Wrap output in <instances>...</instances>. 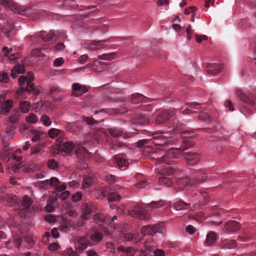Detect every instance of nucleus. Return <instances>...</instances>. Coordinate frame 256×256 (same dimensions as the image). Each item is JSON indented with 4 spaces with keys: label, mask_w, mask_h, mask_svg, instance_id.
<instances>
[{
    "label": "nucleus",
    "mask_w": 256,
    "mask_h": 256,
    "mask_svg": "<svg viewBox=\"0 0 256 256\" xmlns=\"http://www.w3.org/2000/svg\"><path fill=\"white\" fill-rule=\"evenodd\" d=\"M149 136H152V138L142 140L137 142V146L143 148L142 154L153 160L156 162V164L171 165L174 162L172 159L177 158L178 150L171 148L166 152L159 148L152 146V144L162 146L170 142L169 138L165 136L162 131L149 132Z\"/></svg>",
    "instance_id": "f257e3e1"
},
{
    "label": "nucleus",
    "mask_w": 256,
    "mask_h": 256,
    "mask_svg": "<svg viewBox=\"0 0 256 256\" xmlns=\"http://www.w3.org/2000/svg\"><path fill=\"white\" fill-rule=\"evenodd\" d=\"M165 204L164 202L162 200L158 201H152L150 204L143 203L136 204L134 208L128 212L129 215L140 220H146L148 218L147 210H152L154 208H158L162 207Z\"/></svg>",
    "instance_id": "f03ea898"
},
{
    "label": "nucleus",
    "mask_w": 256,
    "mask_h": 256,
    "mask_svg": "<svg viewBox=\"0 0 256 256\" xmlns=\"http://www.w3.org/2000/svg\"><path fill=\"white\" fill-rule=\"evenodd\" d=\"M153 108L150 106H141L137 108L134 115L131 118L132 122L136 125H146L149 123L148 117L152 116L150 112Z\"/></svg>",
    "instance_id": "7ed1b4c3"
},
{
    "label": "nucleus",
    "mask_w": 256,
    "mask_h": 256,
    "mask_svg": "<svg viewBox=\"0 0 256 256\" xmlns=\"http://www.w3.org/2000/svg\"><path fill=\"white\" fill-rule=\"evenodd\" d=\"M64 34V30H50L48 33L40 32L38 34L30 36L29 38L32 42L37 44L42 40L46 42L56 40L58 38Z\"/></svg>",
    "instance_id": "20e7f679"
},
{
    "label": "nucleus",
    "mask_w": 256,
    "mask_h": 256,
    "mask_svg": "<svg viewBox=\"0 0 256 256\" xmlns=\"http://www.w3.org/2000/svg\"><path fill=\"white\" fill-rule=\"evenodd\" d=\"M34 77L32 72H29L26 76H22L18 78V83L22 92H34L35 95L38 94V92L36 90L32 83Z\"/></svg>",
    "instance_id": "39448f33"
},
{
    "label": "nucleus",
    "mask_w": 256,
    "mask_h": 256,
    "mask_svg": "<svg viewBox=\"0 0 256 256\" xmlns=\"http://www.w3.org/2000/svg\"><path fill=\"white\" fill-rule=\"evenodd\" d=\"M162 170V176L158 178V183L167 186H172L173 180L170 176L174 173L175 168L170 165L164 166Z\"/></svg>",
    "instance_id": "423d86ee"
},
{
    "label": "nucleus",
    "mask_w": 256,
    "mask_h": 256,
    "mask_svg": "<svg viewBox=\"0 0 256 256\" xmlns=\"http://www.w3.org/2000/svg\"><path fill=\"white\" fill-rule=\"evenodd\" d=\"M191 196L194 199L193 206L195 208H200L204 206L209 200V196L207 192H202L200 190L192 189L190 192Z\"/></svg>",
    "instance_id": "0eeeda50"
},
{
    "label": "nucleus",
    "mask_w": 256,
    "mask_h": 256,
    "mask_svg": "<svg viewBox=\"0 0 256 256\" xmlns=\"http://www.w3.org/2000/svg\"><path fill=\"white\" fill-rule=\"evenodd\" d=\"M2 4L12 12H18L20 15H26L30 9H24L12 0H0Z\"/></svg>",
    "instance_id": "6e6552de"
},
{
    "label": "nucleus",
    "mask_w": 256,
    "mask_h": 256,
    "mask_svg": "<svg viewBox=\"0 0 256 256\" xmlns=\"http://www.w3.org/2000/svg\"><path fill=\"white\" fill-rule=\"evenodd\" d=\"M59 184L60 181L58 178L56 177H52L50 180H46L40 182V186L42 188L46 189L50 186H57L56 190L58 192H60L64 190L66 188V184L62 183L61 184L58 186Z\"/></svg>",
    "instance_id": "1a4fd4ad"
},
{
    "label": "nucleus",
    "mask_w": 256,
    "mask_h": 256,
    "mask_svg": "<svg viewBox=\"0 0 256 256\" xmlns=\"http://www.w3.org/2000/svg\"><path fill=\"white\" fill-rule=\"evenodd\" d=\"M57 146L60 150L66 154H70L76 148L74 144L64 138H58L56 140Z\"/></svg>",
    "instance_id": "9d476101"
},
{
    "label": "nucleus",
    "mask_w": 256,
    "mask_h": 256,
    "mask_svg": "<svg viewBox=\"0 0 256 256\" xmlns=\"http://www.w3.org/2000/svg\"><path fill=\"white\" fill-rule=\"evenodd\" d=\"M176 111V110L174 108L162 111L156 116V124H161L166 123L170 118L175 115Z\"/></svg>",
    "instance_id": "9b49d317"
},
{
    "label": "nucleus",
    "mask_w": 256,
    "mask_h": 256,
    "mask_svg": "<svg viewBox=\"0 0 256 256\" xmlns=\"http://www.w3.org/2000/svg\"><path fill=\"white\" fill-rule=\"evenodd\" d=\"M236 92L238 98L242 102L250 105L254 104L255 98L250 91L243 92L240 88H236Z\"/></svg>",
    "instance_id": "f8f14e48"
},
{
    "label": "nucleus",
    "mask_w": 256,
    "mask_h": 256,
    "mask_svg": "<svg viewBox=\"0 0 256 256\" xmlns=\"http://www.w3.org/2000/svg\"><path fill=\"white\" fill-rule=\"evenodd\" d=\"M240 228V224L236 220H228L224 224L222 231L224 234H228L237 232Z\"/></svg>",
    "instance_id": "ddd939ff"
},
{
    "label": "nucleus",
    "mask_w": 256,
    "mask_h": 256,
    "mask_svg": "<svg viewBox=\"0 0 256 256\" xmlns=\"http://www.w3.org/2000/svg\"><path fill=\"white\" fill-rule=\"evenodd\" d=\"M162 229V224H156L144 226L142 228L141 230L144 235H154L158 232H161Z\"/></svg>",
    "instance_id": "4468645a"
},
{
    "label": "nucleus",
    "mask_w": 256,
    "mask_h": 256,
    "mask_svg": "<svg viewBox=\"0 0 256 256\" xmlns=\"http://www.w3.org/2000/svg\"><path fill=\"white\" fill-rule=\"evenodd\" d=\"M184 156L190 166L196 164L200 160V155L196 152H186L184 154Z\"/></svg>",
    "instance_id": "2eb2a0df"
},
{
    "label": "nucleus",
    "mask_w": 256,
    "mask_h": 256,
    "mask_svg": "<svg viewBox=\"0 0 256 256\" xmlns=\"http://www.w3.org/2000/svg\"><path fill=\"white\" fill-rule=\"evenodd\" d=\"M195 183V182H192L190 178L187 176L180 177L176 180V184L180 189H183L186 187L196 188L195 185L196 184Z\"/></svg>",
    "instance_id": "dca6fc26"
},
{
    "label": "nucleus",
    "mask_w": 256,
    "mask_h": 256,
    "mask_svg": "<svg viewBox=\"0 0 256 256\" xmlns=\"http://www.w3.org/2000/svg\"><path fill=\"white\" fill-rule=\"evenodd\" d=\"M75 243L78 250L81 251L86 250L88 246H94V244L84 236L77 238Z\"/></svg>",
    "instance_id": "f3484780"
},
{
    "label": "nucleus",
    "mask_w": 256,
    "mask_h": 256,
    "mask_svg": "<svg viewBox=\"0 0 256 256\" xmlns=\"http://www.w3.org/2000/svg\"><path fill=\"white\" fill-rule=\"evenodd\" d=\"M112 38H110L103 40H92L90 43L86 44V48L90 50H100L105 46L104 42H110Z\"/></svg>",
    "instance_id": "a211bd4d"
},
{
    "label": "nucleus",
    "mask_w": 256,
    "mask_h": 256,
    "mask_svg": "<svg viewBox=\"0 0 256 256\" xmlns=\"http://www.w3.org/2000/svg\"><path fill=\"white\" fill-rule=\"evenodd\" d=\"M117 220V216H114L110 219V216L109 215H104L102 214H96L94 216V220L96 222H103L104 224H111L114 223V220Z\"/></svg>",
    "instance_id": "6ab92c4d"
},
{
    "label": "nucleus",
    "mask_w": 256,
    "mask_h": 256,
    "mask_svg": "<svg viewBox=\"0 0 256 256\" xmlns=\"http://www.w3.org/2000/svg\"><path fill=\"white\" fill-rule=\"evenodd\" d=\"M72 95L75 96H80L88 91V88L85 86H82L79 83H74L72 85Z\"/></svg>",
    "instance_id": "aec40b11"
},
{
    "label": "nucleus",
    "mask_w": 256,
    "mask_h": 256,
    "mask_svg": "<svg viewBox=\"0 0 256 256\" xmlns=\"http://www.w3.org/2000/svg\"><path fill=\"white\" fill-rule=\"evenodd\" d=\"M82 217L84 219H89L90 214L94 212V208L92 204L88 202L84 204L82 206Z\"/></svg>",
    "instance_id": "412c9836"
},
{
    "label": "nucleus",
    "mask_w": 256,
    "mask_h": 256,
    "mask_svg": "<svg viewBox=\"0 0 256 256\" xmlns=\"http://www.w3.org/2000/svg\"><path fill=\"white\" fill-rule=\"evenodd\" d=\"M2 32L6 36L10 37L15 34V30L12 20L8 22L1 28Z\"/></svg>",
    "instance_id": "4be33fe9"
},
{
    "label": "nucleus",
    "mask_w": 256,
    "mask_h": 256,
    "mask_svg": "<svg viewBox=\"0 0 256 256\" xmlns=\"http://www.w3.org/2000/svg\"><path fill=\"white\" fill-rule=\"evenodd\" d=\"M76 154L80 160H85L89 158L90 153L84 147L78 146L76 148Z\"/></svg>",
    "instance_id": "5701e85b"
},
{
    "label": "nucleus",
    "mask_w": 256,
    "mask_h": 256,
    "mask_svg": "<svg viewBox=\"0 0 256 256\" xmlns=\"http://www.w3.org/2000/svg\"><path fill=\"white\" fill-rule=\"evenodd\" d=\"M2 200H6L8 205L10 206L16 204L18 202V197L12 194H2L0 193V201Z\"/></svg>",
    "instance_id": "b1692460"
},
{
    "label": "nucleus",
    "mask_w": 256,
    "mask_h": 256,
    "mask_svg": "<svg viewBox=\"0 0 256 256\" xmlns=\"http://www.w3.org/2000/svg\"><path fill=\"white\" fill-rule=\"evenodd\" d=\"M223 67L220 64H210L206 66V70L210 74H216L220 73Z\"/></svg>",
    "instance_id": "393cba45"
},
{
    "label": "nucleus",
    "mask_w": 256,
    "mask_h": 256,
    "mask_svg": "<svg viewBox=\"0 0 256 256\" xmlns=\"http://www.w3.org/2000/svg\"><path fill=\"white\" fill-rule=\"evenodd\" d=\"M195 142L192 140L190 139L188 140H182L181 146L178 148H172V149H177L178 150V157L179 155L182 154L184 150H186L191 148L192 146H194Z\"/></svg>",
    "instance_id": "a878e982"
},
{
    "label": "nucleus",
    "mask_w": 256,
    "mask_h": 256,
    "mask_svg": "<svg viewBox=\"0 0 256 256\" xmlns=\"http://www.w3.org/2000/svg\"><path fill=\"white\" fill-rule=\"evenodd\" d=\"M31 204V200L26 196H24L22 201V208L20 212V216H23L26 215L27 210L30 206Z\"/></svg>",
    "instance_id": "bb28decb"
},
{
    "label": "nucleus",
    "mask_w": 256,
    "mask_h": 256,
    "mask_svg": "<svg viewBox=\"0 0 256 256\" xmlns=\"http://www.w3.org/2000/svg\"><path fill=\"white\" fill-rule=\"evenodd\" d=\"M206 174L202 170H196L192 174V178L197 182H202L206 180Z\"/></svg>",
    "instance_id": "cd10ccee"
},
{
    "label": "nucleus",
    "mask_w": 256,
    "mask_h": 256,
    "mask_svg": "<svg viewBox=\"0 0 256 256\" xmlns=\"http://www.w3.org/2000/svg\"><path fill=\"white\" fill-rule=\"evenodd\" d=\"M82 128V122L77 121L72 122H68L66 126V130L71 132H74L80 130Z\"/></svg>",
    "instance_id": "c85d7f7f"
},
{
    "label": "nucleus",
    "mask_w": 256,
    "mask_h": 256,
    "mask_svg": "<svg viewBox=\"0 0 256 256\" xmlns=\"http://www.w3.org/2000/svg\"><path fill=\"white\" fill-rule=\"evenodd\" d=\"M148 99L146 97L139 93H136L131 96V102L134 104L138 102H147Z\"/></svg>",
    "instance_id": "c756f323"
},
{
    "label": "nucleus",
    "mask_w": 256,
    "mask_h": 256,
    "mask_svg": "<svg viewBox=\"0 0 256 256\" xmlns=\"http://www.w3.org/2000/svg\"><path fill=\"white\" fill-rule=\"evenodd\" d=\"M56 198H50L47 200L46 204L44 208V210L48 212H52L56 206Z\"/></svg>",
    "instance_id": "7c9ffc66"
},
{
    "label": "nucleus",
    "mask_w": 256,
    "mask_h": 256,
    "mask_svg": "<svg viewBox=\"0 0 256 256\" xmlns=\"http://www.w3.org/2000/svg\"><path fill=\"white\" fill-rule=\"evenodd\" d=\"M237 246V242L236 240H224L222 241L221 246L222 248L232 249L235 248Z\"/></svg>",
    "instance_id": "2f4dec72"
},
{
    "label": "nucleus",
    "mask_w": 256,
    "mask_h": 256,
    "mask_svg": "<svg viewBox=\"0 0 256 256\" xmlns=\"http://www.w3.org/2000/svg\"><path fill=\"white\" fill-rule=\"evenodd\" d=\"M216 240V234L214 232H208L206 236L204 245L211 246L215 243Z\"/></svg>",
    "instance_id": "473e14b6"
},
{
    "label": "nucleus",
    "mask_w": 256,
    "mask_h": 256,
    "mask_svg": "<svg viewBox=\"0 0 256 256\" xmlns=\"http://www.w3.org/2000/svg\"><path fill=\"white\" fill-rule=\"evenodd\" d=\"M201 104L198 102H192L188 104V107L186 108L183 112L182 114H188L194 113L196 112L197 110H198V108L200 106Z\"/></svg>",
    "instance_id": "72a5a7b5"
},
{
    "label": "nucleus",
    "mask_w": 256,
    "mask_h": 256,
    "mask_svg": "<svg viewBox=\"0 0 256 256\" xmlns=\"http://www.w3.org/2000/svg\"><path fill=\"white\" fill-rule=\"evenodd\" d=\"M94 182V178L92 175H85L82 182V188L85 189L89 188Z\"/></svg>",
    "instance_id": "f704fd0d"
},
{
    "label": "nucleus",
    "mask_w": 256,
    "mask_h": 256,
    "mask_svg": "<svg viewBox=\"0 0 256 256\" xmlns=\"http://www.w3.org/2000/svg\"><path fill=\"white\" fill-rule=\"evenodd\" d=\"M190 204L189 203H186L182 200H180L174 203L172 207L176 210H181L189 208H190Z\"/></svg>",
    "instance_id": "c9c22d12"
},
{
    "label": "nucleus",
    "mask_w": 256,
    "mask_h": 256,
    "mask_svg": "<svg viewBox=\"0 0 256 256\" xmlns=\"http://www.w3.org/2000/svg\"><path fill=\"white\" fill-rule=\"evenodd\" d=\"M12 50V48H8V47H4L2 49V52L4 53V55L5 56H8V60L10 61H14L18 58L19 54L18 53H15L14 54H11L8 56L10 52Z\"/></svg>",
    "instance_id": "e433bc0d"
},
{
    "label": "nucleus",
    "mask_w": 256,
    "mask_h": 256,
    "mask_svg": "<svg viewBox=\"0 0 256 256\" xmlns=\"http://www.w3.org/2000/svg\"><path fill=\"white\" fill-rule=\"evenodd\" d=\"M24 66L18 64L15 66L14 68L12 70L11 76L14 79L17 76V74H24Z\"/></svg>",
    "instance_id": "4c0bfd02"
},
{
    "label": "nucleus",
    "mask_w": 256,
    "mask_h": 256,
    "mask_svg": "<svg viewBox=\"0 0 256 256\" xmlns=\"http://www.w3.org/2000/svg\"><path fill=\"white\" fill-rule=\"evenodd\" d=\"M103 238L102 234L99 232H95L90 236V242L94 244V246L100 242Z\"/></svg>",
    "instance_id": "58836bf2"
},
{
    "label": "nucleus",
    "mask_w": 256,
    "mask_h": 256,
    "mask_svg": "<svg viewBox=\"0 0 256 256\" xmlns=\"http://www.w3.org/2000/svg\"><path fill=\"white\" fill-rule=\"evenodd\" d=\"M30 133L32 134V141L34 142H36L40 141L42 138L44 132L41 131H38L36 130H31Z\"/></svg>",
    "instance_id": "ea45409f"
},
{
    "label": "nucleus",
    "mask_w": 256,
    "mask_h": 256,
    "mask_svg": "<svg viewBox=\"0 0 256 256\" xmlns=\"http://www.w3.org/2000/svg\"><path fill=\"white\" fill-rule=\"evenodd\" d=\"M12 105V102L11 100H6L2 106L0 110V113L2 114H6L10 112Z\"/></svg>",
    "instance_id": "a19ab883"
},
{
    "label": "nucleus",
    "mask_w": 256,
    "mask_h": 256,
    "mask_svg": "<svg viewBox=\"0 0 256 256\" xmlns=\"http://www.w3.org/2000/svg\"><path fill=\"white\" fill-rule=\"evenodd\" d=\"M114 160L120 168L122 170H125L126 168L128 162L126 159L120 156H115Z\"/></svg>",
    "instance_id": "79ce46f5"
},
{
    "label": "nucleus",
    "mask_w": 256,
    "mask_h": 256,
    "mask_svg": "<svg viewBox=\"0 0 256 256\" xmlns=\"http://www.w3.org/2000/svg\"><path fill=\"white\" fill-rule=\"evenodd\" d=\"M108 199L110 202H118L121 199V196L117 192H110L108 196Z\"/></svg>",
    "instance_id": "37998d69"
},
{
    "label": "nucleus",
    "mask_w": 256,
    "mask_h": 256,
    "mask_svg": "<svg viewBox=\"0 0 256 256\" xmlns=\"http://www.w3.org/2000/svg\"><path fill=\"white\" fill-rule=\"evenodd\" d=\"M94 136L98 142L101 140L103 141L106 137V134L102 129L98 130L94 132Z\"/></svg>",
    "instance_id": "c03bdc74"
},
{
    "label": "nucleus",
    "mask_w": 256,
    "mask_h": 256,
    "mask_svg": "<svg viewBox=\"0 0 256 256\" xmlns=\"http://www.w3.org/2000/svg\"><path fill=\"white\" fill-rule=\"evenodd\" d=\"M62 132L58 129L52 128H50L48 131V134L50 138H54L57 136H60L59 138H62L61 136H62Z\"/></svg>",
    "instance_id": "a18cd8bd"
},
{
    "label": "nucleus",
    "mask_w": 256,
    "mask_h": 256,
    "mask_svg": "<svg viewBox=\"0 0 256 256\" xmlns=\"http://www.w3.org/2000/svg\"><path fill=\"white\" fill-rule=\"evenodd\" d=\"M20 108L22 112L26 113L30 108V103L28 101H22L20 104Z\"/></svg>",
    "instance_id": "49530a36"
},
{
    "label": "nucleus",
    "mask_w": 256,
    "mask_h": 256,
    "mask_svg": "<svg viewBox=\"0 0 256 256\" xmlns=\"http://www.w3.org/2000/svg\"><path fill=\"white\" fill-rule=\"evenodd\" d=\"M63 6L68 8L74 9L77 7L78 4L74 0H64L63 2Z\"/></svg>",
    "instance_id": "de8ad7c7"
},
{
    "label": "nucleus",
    "mask_w": 256,
    "mask_h": 256,
    "mask_svg": "<svg viewBox=\"0 0 256 256\" xmlns=\"http://www.w3.org/2000/svg\"><path fill=\"white\" fill-rule=\"evenodd\" d=\"M109 132L112 136L114 137H117L122 134L123 130L120 128H110Z\"/></svg>",
    "instance_id": "09e8293b"
},
{
    "label": "nucleus",
    "mask_w": 256,
    "mask_h": 256,
    "mask_svg": "<svg viewBox=\"0 0 256 256\" xmlns=\"http://www.w3.org/2000/svg\"><path fill=\"white\" fill-rule=\"evenodd\" d=\"M26 120L28 123L34 124L38 121V118L35 114L30 113L28 116L26 118Z\"/></svg>",
    "instance_id": "8fccbe9b"
},
{
    "label": "nucleus",
    "mask_w": 256,
    "mask_h": 256,
    "mask_svg": "<svg viewBox=\"0 0 256 256\" xmlns=\"http://www.w3.org/2000/svg\"><path fill=\"white\" fill-rule=\"evenodd\" d=\"M252 237L250 231L244 232L242 236H240L238 239L242 241H248Z\"/></svg>",
    "instance_id": "3c124183"
},
{
    "label": "nucleus",
    "mask_w": 256,
    "mask_h": 256,
    "mask_svg": "<svg viewBox=\"0 0 256 256\" xmlns=\"http://www.w3.org/2000/svg\"><path fill=\"white\" fill-rule=\"evenodd\" d=\"M172 126L174 132H178L182 128V124L177 120H174L172 123Z\"/></svg>",
    "instance_id": "603ef678"
},
{
    "label": "nucleus",
    "mask_w": 256,
    "mask_h": 256,
    "mask_svg": "<svg viewBox=\"0 0 256 256\" xmlns=\"http://www.w3.org/2000/svg\"><path fill=\"white\" fill-rule=\"evenodd\" d=\"M104 64L99 61H94L92 64L93 69L96 72L102 71L104 69Z\"/></svg>",
    "instance_id": "864d4df0"
},
{
    "label": "nucleus",
    "mask_w": 256,
    "mask_h": 256,
    "mask_svg": "<svg viewBox=\"0 0 256 256\" xmlns=\"http://www.w3.org/2000/svg\"><path fill=\"white\" fill-rule=\"evenodd\" d=\"M198 120L206 122H208L210 121V118L206 112H202L198 116Z\"/></svg>",
    "instance_id": "5fc2aeb1"
},
{
    "label": "nucleus",
    "mask_w": 256,
    "mask_h": 256,
    "mask_svg": "<svg viewBox=\"0 0 256 256\" xmlns=\"http://www.w3.org/2000/svg\"><path fill=\"white\" fill-rule=\"evenodd\" d=\"M116 54L115 52H111L106 54H103L100 56V58L104 60H110L114 58Z\"/></svg>",
    "instance_id": "6e6d98bb"
},
{
    "label": "nucleus",
    "mask_w": 256,
    "mask_h": 256,
    "mask_svg": "<svg viewBox=\"0 0 256 256\" xmlns=\"http://www.w3.org/2000/svg\"><path fill=\"white\" fill-rule=\"evenodd\" d=\"M40 120L46 126H48L51 125L52 121L50 118L46 115H42L40 118Z\"/></svg>",
    "instance_id": "4d7b16f0"
},
{
    "label": "nucleus",
    "mask_w": 256,
    "mask_h": 256,
    "mask_svg": "<svg viewBox=\"0 0 256 256\" xmlns=\"http://www.w3.org/2000/svg\"><path fill=\"white\" fill-rule=\"evenodd\" d=\"M43 144H38L34 146L31 148L32 154L38 153L40 150L42 149L43 147Z\"/></svg>",
    "instance_id": "13d9d810"
},
{
    "label": "nucleus",
    "mask_w": 256,
    "mask_h": 256,
    "mask_svg": "<svg viewBox=\"0 0 256 256\" xmlns=\"http://www.w3.org/2000/svg\"><path fill=\"white\" fill-rule=\"evenodd\" d=\"M98 11L96 6L90 7L85 14L86 16H92L93 14L96 13Z\"/></svg>",
    "instance_id": "bf43d9fd"
},
{
    "label": "nucleus",
    "mask_w": 256,
    "mask_h": 256,
    "mask_svg": "<svg viewBox=\"0 0 256 256\" xmlns=\"http://www.w3.org/2000/svg\"><path fill=\"white\" fill-rule=\"evenodd\" d=\"M82 196L81 192H77L72 196L71 200L73 202H77L81 200Z\"/></svg>",
    "instance_id": "052dcab7"
},
{
    "label": "nucleus",
    "mask_w": 256,
    "mask_h": 256,
    "mask_svg": "<svg viewBox=\"0 0 256 256\" xmlns=\"http://www.w3.org/2000/svg\"><path fill=\"white\" fill-rule=\"evenodd\" d=\"M58 164L54 159L50 160L48 162V166L50 169L54 170L57 168Z\"/></svg>",
    "instance_id": "680f3d73"
},
{
    "label": "nucleus",
    "mask_w": 256,
    "mask_h": 256,
    "mask_svg": "<svg viewBox=\"0 0 256 256\" xmlns=\"http://www.w3.org/2000/svg\"><path fill=\"white\" fill-rule=\"evenodd\" d=\"M148 184L146 178H142L136 184V186L140 188H145Z\"/></svg>",
    "instance_id": "e2e57ef3"
},
{
    "label": "nucleus",
    "mask_w": 256,
    "mask_h": 256,
    "mask_svg": "<svg viewBox=\"0 0 256 256\" xmlns=\"http://www.w3.org/2000/svg\"><path fill=\"white\" fill-rule=\"evenodd\" d=\"M22 242V238H20V236H14V244L15 245V246L18 248H19L20 246H21V243Z\"/></svg>",
    "instance_id": "0e129e2a"
},
{
    "label": "nucleus",
    "mask_w": 256,
    "mask_h": 256,
    "mask_svg": "<svg viewBox=\"0 0 256 256\" xmlns=\"http://www.w3.org/2000/svg\"><path fill=\"white\" fill-rule=\"evenodd\" d=\"M194 136V132L191 131H184L181 133V136L183 139H185L187 138H192Z\"/></svg>",
    "instance_id": "69168bd1"
},
{
    "label": "nucleus",
    "mask_w": 256,
    "mask_h": 256,
    "mask_svg": "<svg viewBox=\"0 0 256 256\" xmlns=\"http://www.w3.org/2000/svg\"><path fill=\"white\" fill-rule=\"evenodd\" d=\"M82 118L88 124L92 126L97 123V122L92 117L84 116Z\"/></svg>",
    "instance_id": "338daca9"
},
{
    "label": "nucleus",
    "mask_w": 256,
    "mask_h": 256,
    "mask_svg": "<svg viewBox=\"0 0 256 256\" xmlns=\"http://www.w3.org/2000/svg\"><path fill=\"white\" fill-rule=\"evenodd\" d=\"M123 240L126 242H130L134 238V235L130 233H126L122 235Z\"/></svg>",
    "instance_id": "774afa93"
}]
</instances>
